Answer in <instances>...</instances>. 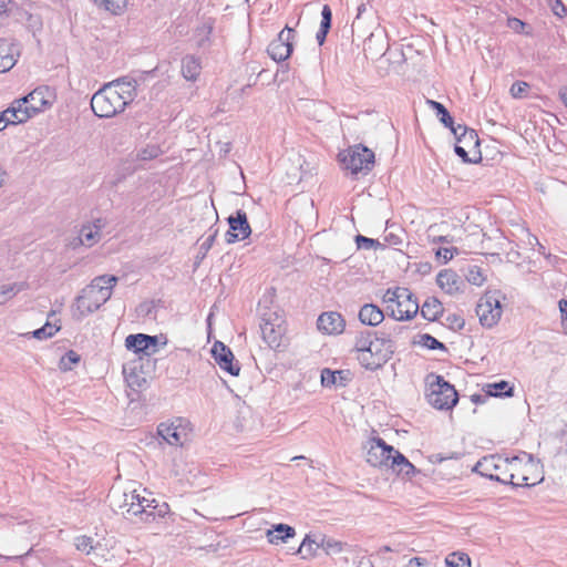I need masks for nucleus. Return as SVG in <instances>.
Instances as JSON below:
<instances>
[{"label":"nucleus","instance_id":"48","mask_svg":"<svg viewBox=\"0 0 567 567\" xmlns=\"http://www.w3.org/2000/svg\"><path fill=\"white\" fill-rule=\"evenodd\" d=\"M456 248H440L436 251V257L442 259L443 262L450 261L454 257V252H456Z\"/></svg>","mask_w":567,"mask_h":567},{"label":"nucleus","instance_id":"29","mask_svg":"<svg viewBox=\"0 0 567 567\" xmlns=\"http://www.w3.org/2000/svg\"><path fill=\"white\" fill-rule=\"evenodd\" d=\"M453 134L457 137V143L466 147L476 148L480 144L477 134L474 130H467L458 125L457 127H452Z\"/></svg>","mask_w":567,"mask_h":567},{"label":"nucleus","instance_id":"50","mask_svg":"<svg viewBox=\"0 0 567 567\" xmlns=\"http://www.w3.org/2000/svg\"><path fill=\"white\" fill-rule=\"evenodd\" d=\"M359 248L370 249L373 248L378 243L374 239L358 235L355 238Z\"/></svg>","mask_w":567,"mask_h":567},{"label":"nucleus","instance_id":"9","mask_svg":"<svg viewBox=\"0 0 567 567\" xmlns=\"http://www.w3.org/2000/svg\"><path fill=\"white\" fill-rule=\"evenodd\" d=\"M340 156L344 167L351 171L352 174L368 172L374 163V153L360 144L350 147L347 153H341Z\"/></svg>","mask_w":567,"mask_h":567},{"label":"nucleus","instance_id":"20","mask_svg":"<svg viewBox=\"0 0 567 567\" xmlns=\"http://www.w3.org/2000/svg\"><path fill=\"white\" fill-rule=\"evenodd\" d=\"M106 226L103 218H96L92 223L84 224L79 233V240L86 247H92L102 238V229Z\"/></svg>","mask_w":567,"mask_h":567},{"label":"nucleus","instance_id":"16","mask_svg":"<svg viewBox=\"0 0 567 567\" xmlns=\"http://www.w3.org/2000/svg\"><path fill=\"white\" fill-rule=\"evenodd\" d=\"M212 354L218 367L228 372L230 375L237 377L240 372V367L231 350L223 342L216 341L212 348Z\"/></svg>","mask_w":567,"mask_h":567},{"label":"nucleus","instance_id":"60","mask_svg":"<svg viewBox=\"0 0 567 567\" xmlns=\"http://www.w3.org/2000/svg\"><path fill=\"white\" fill-rule=\"evenodd\" d=\"M9 0H0V16L6 12Z\"/></svg>","mask_w":567,"mask_h":567},{"label":"nucleus","instance_id":"53","mask_svg":"<svg viewBox=\"0 0 567 567\" xmlns=\"http://www.w3.org/2000/svg\"><path fill=\"white\" fill-rule=\"evenodd\" d=\"M217 235V230H215L212 235H209L200 245V249L204 250L205 252H207L213 244H214V240H215V237Z\"/></svg>","mask_w":567,"mask_h":567},{"label":"nucleus","instance_id":"58","mask_svg":"<svg viewBox=\"0 0 567 567\" xmlns=\"http://www.w3.org/2000/svg\"><path fill=\"white\" fill-rule=\"evenodd\" d=\"M559 97L561 99L563 103L567 107V86H564L559 90Z\"/></svg>","mask_w":567,"mask_h":567},{"label":"nucleus","instance_id":"47","mask_svg":"<svg viewBox=\"0 0 567 567\" xmlns=\"http://www.w3.org/2000/svg\"><path fill=\"white\" fill-rule=\"evenodd\" d=\"M550 9L553 13L559 18H563L567 12V9L565 4L561 2V0L550 1Z\"/></svg>","mask_w":567,"mask_h":567},{"label":"nucleus","instance_id":"40","mask_svg":"<svg viewBox=\"0 0 567 567\" xmlns=\"http://www.w3.org/2000/svg\"><path fill=\"white\" fill-rule=\"evenodd\" d=\"M430 105L433 110L436 111L437 116L440 117V121L447 127L452 130L453 126V118L447 112V110L444 107L443 104L436 102V101H429Z\"/></svg>","mask_w":567,"mask_h":567},{"label":"nucleus","instance_id":"24","mask_svg":"<svg viewBox=\"0 0 567 567\" xmlns=\"http://www.w3.org/2000/svg\"><path fill=\"white\" fill-rule=\"evenodd\" d=\"M295 528L286 524H277L266 530L267 540L272 545L286 543L289 538L295 537Z\"/></svg>","mask_w":567,"mask_h":567},{"label":"nucleus","instance_id":"7","mask_svg":"<svg viewBox=\"0 0 567 567\" xmlns=\"http://www.w3.org/2000/svg\"><path fill=\"white\" fill-rule=\"evenodd\" d=\"M109 498L111 506L121 509L123 515H145L143 519L146 522H148L150 516L154 517L153 512H148L147 508H150L155 501L142 497L136 491H112Z\"/></svg>","mask_w":567,"mask_h":567},{"label":"nucleus","instance_id":"55","mask_svg":"<svg viewBox=\"0 0 567 567\" xmlns=\"http://www.w3.org/2000/svg\"><path fill=\"white\" fill-rule=\"evenodd\" d=\"M378 39V35L374 33H371L364 41V51H372V43ZM379 40L383 43V40L381 37H379Z\"/></svg>","mask_w":567,"mask_h":567},{"label":"nucleus","instance_id":"19","mask_svg":"<svg viewBox=\"0 0 567 567\" xmlns=\"http://www.w3.org/2000/svg\"><path fill=\"white\" fill-rule=\"evenodd\" d=\"M317 326L323 333L340 334L344 331L346 321L339 312L328 311L319 316Z\"/></svg>","mask_w":567,"mask_h":567},{"label":"nucleus","instance_id":"34","mask_svg":"<svg viewBox=\"0 0 567 567\" xmlns=\"http://www.w3.org/2000/svg\"><path fill=\"white\" fill-rule=\"evenodd\" d=\"M319 548H321L320 542L311 535H306L297 551L302 559H310L317 555Z\"/></svg>","mask_w":567,"mask_h":567},{"label":"nucleus","instance_id":"32","mask_svg":"<svg viewBox=\"0 0 567 567\" xmlns=\"http://www.w3.org/2000/svg\"><path fill=\"white\" fill-rule=\"evenodd\" d=\"M420 309L422 317L429 321L436 320L444 310L441 301L434 297L427 298Z\"/></svg>","mask_w":567,"mask_h":567},{"label":"nucleus","instance_id":"31","mask_svg":"<svg viewBox=\"0 0 567 567\" xmlns=\"http://www.w3.org/2000/svg\"><path fill=\"white\" fill-rule=\"evenodd\" d=\"M389 468L404 477H410L415 472L414 465L399 451H396L394 457L392 458V464L389 466Z\"/></svg>","mask_w":567,"mask_h":567},{"label":"nucleus","instance_id":"45","mask_svg":"<svg viewBox=\"0 0 567 567\" xmlns=\"http://www.w3.org/2000/svg\"><path fill=\"white\" fill-rule=\"evenodd\" d=\"M529 89V85L528 83L526 82H523V81H517L515 83H513V85L511 86V95L514 97V99H522L525 96V94L527 93Z\"/></svg>","mask_w":567,"mask_h":567},{"label":"nucleus","instance_id":"57","mask_svg":"<svg viewBox=\"0 0 567 567\" xmlns=\"http://www.w3.org/2000/svg\"><path fill=\"white\" fill-rule=\"evenodd\" d=\"M364 10H365V6L364 4H360L358 7V14H357L354 21L352 22V28H354L358 24V21H359L360 17H361V14H362V12Z\"/></svg>","mask_w":567,"mask_h":567},{"label":"nucleus","instance_id":"42","mask_svg":"<svg viewBox=\"0 0 567 567\" xmlns=\"http://www.w3.org/2000/svg\"><path fill=\"white\" fill-rule=\"evenodd\" d=\"M419 343L422 347L427 348L430 350H445V346L442 342H440L437 339L427 333L420 336Z\"/></svg>","mask_w":567,"mask_h":567},{"label":"nucleus","instance_id":"1","mask_svg":"<svg viewBox=\"0 0 567 567\" xmlns=\"http://www.w3.org/2000/svg\"><path fill=\"white\" fill-rule=\"evenodd\" d=\"M136 81L118 79L104 84L91 99L93 113L101 118H111L125 111L136 97Z\"/></svg>","mask_w":567,"mask_h":567},{"label":"nucleus","instance_id":"41","mask_svg":"<svg viewBox=\"0 0 567 567\" xmlns=\"http://www.w3.org/2000/svg\"><path fill=\"white\" fill-rule=\"evenodd\" d=\"M80 361V355L75 351L66 352L60 360V369L63 371H69Z\"/></svg>","mask_w":567,"mask_h":567},{"label":"nucleus","instance_id":"13","mask_svg":"<svg viewBox=\"0 0 567 567\" xmlns=\"http://www.w3.org/2000/svg\"><path fill=\"white\" fill-rule=\"evenodd\" d=\"M504 464L508 465V457L489 455L480 460L474 466V471L484 477L506 484L508 475Z\"/></svg>","mask_w":567,"mask_h":567},{"label":"nucleus","instance_id":"30","mask_svg":"<svg viewBox=\"0 0 567 567\" xmlns=\"http://www.w3.org/2000/svg\"><path fill=\"white\" fill-rule=\"evenodd\" d=\"M214 24L212 21H205L199 24L193 34V39L198 48H206L212 43V33Z\"/></svg>","mask_w":567,"mask_h":567},{"label":"nucleus","instance_id":"43","mask_svg":"<svg viewBox=\"0 0 567 567\" xmlns=\"http://www.w3.org/2000/svg\"><path fill=\"white\" fill-rule=\"evenodd\" d=\"M321 548L326 551V554H338L342 550V544L331 538H321L320 540Z\"/></svg>","mask_w":567,"mask_h":567},{"label":"nucleus","instance_id":"17","mask_svg":"<svg viewBox=\"0 0 567 567\" xmlns=\"http://www.w3.org/2000/svg\"><path fill=\"white\" fill-rule=\"evenodd\" d=\"M125 347L135 353L151 355L156 352L157 337H152L143 333L130 334L125 339Z\"/></svg>","mask_w":567,"mask_h":567},{"label":"nucleus","instance_id":"5","mask_svg":"<svg viewBox=\"0 0 567 567\" xmlns=\"http://www.w3.org/2000/svg\"><path fill=\"white\" fill-rule=\"evenodd\" d=\"M507 472L506 484L513 486H533L543 481L539 465L530 454L522 453L518 456L508 458V465H505Z\"/></svg>","mask_w":567,"mask_h":567},{"label":"nucleus","instance_id":"52","mask_svg":"<svg viewBox=\"0 0 567 567\" xmlns=\"http://www.w3.org/2000/svg\"><path fill=\"white\" fill-rule=\"evenodd\" d=\"M406 567H430L429 563L425 558L422 557H413L409 560Z\"/></svg>","mask_w":567,"mask_h":567},{"label":"nucleus","instance_id":"56","mask_svg":"<svg viewBox=\"0 0 567 567\" xmlns=\"http://www.w3.org/2000/svg\"><path fill=\"white\" fill-rule=\"evenodd\" d=\"M559 310L561 313L563 322H567V300L559 301Z\"/></svg>","mask_w":567,"mask_h":567},{"label":"nucleus","instance_id":"39","mask_svg":"<svg viewBox=\"0 0 567 567\" xmlns=\"http://www.w3.org/2000/svg\"><path fill=\"white\" fill-rule=\"evenodd\" d=\"M162 151L157 145H147L136 153V159L140 162H146L154 159L161 155Z\"/></svg>","mask_w":567,"mask_h":567},{"label":"nucleus","instance_id":"10","mask_svg":"<svg viewBox=\"0 0 567 567\" xmlns=\"http://www.w3.org/2000/svg\"><path fill=\"white\" fill-rule=\"evenodd\" d=\"M364 449L367 450L365 461L374 467L380 468H389L392 464V458L394 457L396 450L388 445L380 437L370 439Z\"/></svg>","mask_w":567,"mask_h":567},{"label":"nucleus","instance_id":"6","mask_svg":"<svg viewBox=\"0 0 567 567\" xmlns=\"http://www.w3.org/2000/svg\"><path fill=\"white\" fill-rule=\"evenodd\" d=\"M382 301L386 305L391 317L398 321L412 319L420 309L414 295L404 287L388 289L382 297Z\"/></svg>","mask_w":567,"mask_h":567},{"label":"nucleus","instance_id":"25","mask_svg":"<svg viewBox=\"0 0 567 567\" xmlns=\"http://www.w3.org/2000/svg\"><path fill=\"white\" fill-rule=\"evenodd\" d=\"M181 72L186 81L195 82L202 72V62L195 55H186L182 59Z\"/></svg>","mask_w":567,"mask_h":567},{"label":"nucleus","instance_id":"18","mask_svg":"<svg viewBox=\"0 0 567 567\" xmlns=\"http://www.w3.org/2000/svg\"><path fill=\"white\" fill-rule=\"evenodd\" d=\"M279 321L278 317H276L275 321L264 317L260 324L262 339L271 349H277L281 344L285 330Z\"/></svg>","mask_w":567,"mask_h":567},{"label":"nucleus","instance_id":"11","mask_svg":"<svg viewBox=\"0 0 567 567\" xmlns=\"http://www.w3.org/2000/svg\"><path fill=\"white\" fill-rule=\"evenodd\" d=\"M189 422L184 419H175L161 423L157 427L158 435L169 445L182 446L190 437Z\"/></svg>","mask_w":567,"mask_h":567},{"label":"nucleus","instance_id":"64","mask_svg":"<svg viewBox=\"0 0 567 567\" xmlns=\"http://www.w3.org/2000/svg\"><path fill=\"white\" fill-rule=\"evenodd\" d=\"M303 458V456H295L292 460Z\"/></svg>","mask_w":567,"mask_h":567},{"label":"nucleus","instance_id":"15","mask_svg":"<svg viewBox=\"0 0 567 567\" xmlns=\"http://www.w3.org/2000/svg\"><path fill=\"white\" fill-rule=\"evenodd\" d=\"M229 230L226 234L228 244L244 240L251 234V228L247 219V215L243 210H237L235 216L228 217Z\"/></svg>","mask_w":567,"mask_h":567},{"label":"nucleus","instance_id":"54","mask_svg":"<svg viewBox=\"0 0 567 567\" xmlns=\"http://www.w3.org/2000/svg\"><path fill=\"white\" fill-rule=\"evenodd\" d=\"M454 151H455V153H456L460 157H462V159H463L464 162H472V159H471V158H468L467 151H466L465 146L460 145L458 143H456V144H455V147H454Z\"/></svg>","mask_w":567,"mask_h":567},{"label":"nucleus","instance_id":"36","mask_svg":"<svg viewBox=\"0 0 567 567\" xmlns=\"http://www.w3.org/2000/svg\"><path fill=\"white\" fill-rule=\"evenodd\" d=\"M321 24L320 30L317 33V41L322 44L326 40L327 33L331 27L332 12L329 6L324 4L321 11Z\"/></svg>","mask_w":567,"mask_h":567},{"label":"nucleus","instance_id":"59","mask_svg":"<svg viewBox=\"0 0 567 567\" xmlns=\"http://www.w3.org/2000/svg\"><path fill=\"white\" fill-rule=\"evenodd\" d=\"M6 176H7L6 169L2 166H0V188L2 187V185L4 183Z\"/></svg>","mask_w":567,"mask_h":567},{"label":"nucleus","instance_id":"44","mask_svg":"<svg viewBox=\"0 0 567 567\" xmlns=\"http://www.w3.org/2000/svg\"><path fill=\"white\" fill-rule=\"evenodd\" d=\"M74 545L78 550L90 554L91 550L94 548L93 546V538L87 536H79L75 538Z\"/></svg>","mask_w":567,"mask_h":567},{"label":"nucleus","instance_id":"12","mask_svg":"<svg viewBox=\"0 0 567 567\" xmlns=\"http://www.w3.org/2000/svg\"><path fill=\"white\" fill-rule=\"evenodd\" d=\"M502 312L501 301L495 292L484 295L477 302L476 315L484 327H494L499 321Z\"/></svg>","mask_w":567,"mask_h":567},{"label":"nucleus","instance_id":"49","mask_svg":"<svg viewBox=\"0 0 567 567\" xmlns=\"http://www.w3.org/2000/svg\"><path fill=\"white\" fill-rule=\"evenodd\" d=\"M507 27L516 33H523L525 29V23L517 18H509L507 20Z\"/></svg>","mask_w":567,"mask_h":567},{"label":"nucleus","instance_id":"61","mask_svg":"<svg viewBox=\"0 0 567 567\" xmlns=\"http://www.w3.org/2000/svg\"><path fill=\"white\" fill-rule=\"evenodd\" d=\"M372 47H375V43H372ZM384 49V45L382 44L380 48H372V51H370L372 54H382V51Z\"/></svg>","mask_w":567,"mask_h":567},{"label":"nucleus","instance_id":"37","mask_svg":"<svg viewBox=\"0 0 567 567\" xmlns=\"http://www.w3.org/2000/svg\"><path fill=\"white\" fill-rule=\"evenodd\" d=\"M95 4L112 14H120L126 8V0H94Z\"/></svg>","mask_w":567,"mask_h":567},{"label":"nucleus","instance_id":"22","mask_svg":"<svg viewBox=\"0 0 567 567\" xmlns=\"http://www.w3.org/2000/svg\"><path fill=\"white\" fill-rule=\"evenodd\" d=\"M19 51L17 47L6 39H0V72L11 70L17 63Z\"/></svg>","mask_w":567,"mask_h":567},{"label":"nucleus","instance_id":"21","mask_svg":"<svg viewBox=\"0 0 567 567\" xmlns=\"http://www.w3.org/2000/svg\"><path fill=\"white\" fill-rule=\"evenodd\" d=\"M439 287L447 295L461 293L464 289V280L453 270L444 269L436 277Z\"/></svg>","mask_w":567,"mask_h":567},{"label":"nucleus","instance_id":"4","mask_svg":"<svg viewBox=\"0 0 567 567\" xmlns=\"http://www.w3.org/2000/svg\"><path fill=\"white\" fill-rule=\"evenodd\" d=\"M117 281L118 278L113 275H103L94 278L76 299V310L80 317H85L104 305L111 298Z\"/></svg>","mask_w":567,"mask_h":567},{"label":"nucleus","instance_id":"35","mask_svg":"<svg viewBox=\"0 0 567 567\" xmlns=\"http://www.w3.org/2000/svg\"><path fill=\"white\" fill-rule=\"evenodd\" d=\"M485 392L491 396H512L513 386L506 381H499L486 384Z\"/></svg>","mask_w":567,"mask_h":567},{"label":"nucleus","instance_id":"8","mask_svg":"<svg viewBox=\"0 0 567 567\" xmlns=\"http://www.w3.org/2000/svg\"><path fill=\"white\" fill-rule=\"evenodd\" d=\"M426 382L429 385L427 401L432 406L439 410H449L457 403L456 390L443 377L430 374Z\"/></svg>","mask_w":567,"mask_h":567},{"label":"nucleus","instance_id":"46","mask_svg":"<svg viewBox=\"0 0 567 567\" xmlns=\"http://www.w3.org/2000/svg\"><path fill=\"white\" fill-rule=\"evenodd\" d=\"M466 279L470 284L475 285V286H482L485 280V278L483 277V274L478 267H472L468 270Z\"/></svg>","mask_w":567,"mask_h":567},{"label":"nucleus","instance_id":"27","mask_svg":"<svg viewBox=\"0 0 567 567\" xmlns=\"http://www.w3.org/2000/svg\"><path fill=\"white\" fill-rule=\"evenodd\" d=\"M198 470L194 464H188L183 457L173 460L172 473L179 481L190 482V477H195Z\"/></svg>","mask_w":567,"mask_h":567},{"label":"nucleus","instance_id":"62","mask_svg":"<svg viewBox=\"0 0 567 567\" xmlns=\"http://www.w3.org/2000/svg\"><path fill=\"white\" fill-rule=\"evenodd\" d=\"M151 307H152V306H151V303L145 302V303H143V305H141V306H140V310H141V311H145V312H150Z\"/></svg>","mask_w":567,"mask_h":567},{"label":"nucleus","instance_id":"3","mask_svg":"<svg viewBox=\"0 0 567 567\" xmlns=\"http://www.w3.org/2000/svg\"><path fill=\"white\" fill-rule=\"evenodd\" d=\"M54 100L55 94L49 86H39L28 95L14 100L8 110L14 123L20 124L51 107Z\"/></svg>","mask_w":567,"mask_h":567},{"label":"nucleus","instance_id":"14","mask_svg":"<svg viewBox=\"0 0 567 567\" xmlns=\"http://www.w3.org/2000/svg\"><path fill=\"white\" fill-rule=\"evenodd\" d=\"M293 38V29L286 25V28L278 34V38L271 41L268 47V53L270 58L278 62L287 60L292 52Z\"/></svg>","mask_w":567,"mask_h":567},{"label":"nucleus","instance_id":"63","mask_svg":"<svg viewBox=\"0 0 567 567\" xmlns=\"http://www.w3.org/2000/svg\"><path fill=\"white\" fill-rule=\"evenodd\" d=\"M437 241H440V243H449L450 240L447 239V237H446V236H440V237L437 238Z\"/></svg>","mask_w":567,"mask_h":567},{"label":"nucleus","instance_id":"2","mask_svg":"<svg viewBox=\"0 0 567 567\" xmlns=\"http://www.w3.org/2000/svg\"><path fill=\"white\" fill-rule=\"evenodd\" d=\"M353 352L363 368L377 370L391 359L394 344L389 338L367 331L355 338Z\"/></svg>","mask_w":567,"mask_h":567},{"label":"nucleus","instance_id":"23","mask_svg":"<svg viewBox=\"0 0 567 567\" xmlns=\"http://www.w3.org/2000/svg\"><path fill=\"white\" fill-rule=\"evenodd\" d=\"M61 329L60 319L56 317L55 311H51L48 315L47 322L43 327L28 333L27 336H31L38 340H45L52 338L58 331Z\"/></svg>","mask_w":567,"mask_h":567},{"label":"nucleus","instance_id":"33","mask_svg":"<svg viewBox=\"0 0 567 567\" xmlns=\"http://www.w3.org/2000/svg\"><path fill=\"white\" fill-rule=\"evenodd\" d=\"M25 282H12L0 286V306L13 299L19 292L27 289Z\"/></svg>","mask_w":567,"mask_h":567},{"label":"nucleus","instance_id":"26","mask_svg":"<svg viewBox=\"0 0 567 567\" xmlns=\"http://www.w3.org/2000/svg\"><path fill=\"white\" fill-rule=\"evenodd\" d=\"M384 319L383 311L373 303H365L359 311V320L365 326L375 327Z\"/></svg>","mask_w":567,"mask_h":567},{"label":"nucleus","instance_id":"51","mask_svg":"<svg viewBox=\"0 0 567 567\" xmlns=\"http://www.w3.org/2000/svg\"><path fill=\"white\" fill-rule=\"evenodd\" d=\"M16 124L14 120L11 117L9 110H4L0 113V131H3L8 125Z\"/></svg>","mask_w":567,"mask_h":567},{"label":"nucleus","instance_id":"38","mask_svg":"<svg viewBox=\"0 0 567 567\" xmlns=\"http://www.w3.org/2000/svg\"><path fill=\"white\" fill-rule=\"evenodd\" d=\"M447 567H471V559L464 553H452L445 558Z\"/></svg>","mask_w":567,"mask_h":567},{"label":"nucleus","instance_id":"28","mask_svg":"<svg viewBox=\"0 0 567 567\" xmlns=\"http://www.w3.org/2000/svg\"><path fill=\"white\" fill-rule=\"evenodd\" d=\"M348 382V375L344 371H332L323 369L321 371V384L326 388L344 386Z\"/></svg>","mask_w":567,"mask_h":567}]
</instances>
